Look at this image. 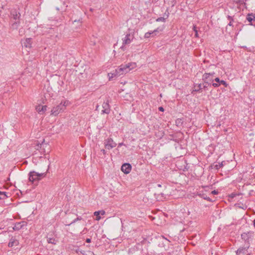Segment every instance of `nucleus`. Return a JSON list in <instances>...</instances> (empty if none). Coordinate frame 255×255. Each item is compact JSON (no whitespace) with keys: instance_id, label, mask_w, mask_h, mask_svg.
<instances>
[{"instance_id":"8","label":"nucleus","mask_w":255,"mask_h":255,"mask_svg":"<svg viewBox=\"0 0 255 255\" xmlns=\"http://www.w3.org/2000/svg\"><path fill=\"white\" fill-rule=\"evenodd\" d=\"M215 74L214 72L213 73H205L203 75V80L204 81L207 82V80H211V84L213 83L214 80L213 79V75Z\"/></svg>"},{"instance_id":"27","label":"nucleus","mask_w":255,"mask_h":255,"mask_svg":"<svg viewBox=\"0 0 255 255\" xmlns=\"http://www.w3.org/2000/svg\"><path fill=\"white\" fill-rule=\"evenodd\" d=\"M193 30L194 31L195 33V37H198L199 36H198V31H197L195 26H193Z\"/></svg>"},{"instance_id":"17","label":"nucleus","mask_w":255,"mask_h":255,"mask_svg":"<svg viewBox=\"0 0 255 255\" xmlns=\"http://www.w3.org/2000/svg\"><path fill=\"white\" fill-rule=\"evenodd\" d=\"M247 19L250 22L255 20V14L249 13L247 16Z\"/></svg>"},{"instance_id":"36","label":"nucleus","mask_w":255,"mask_h":255,"mask_svg":"<svg viewBox=\"0 0 255 255\" xmlns=\"http://www.w3.org/2000/svg\"><path fill=\"white\" fill-rule=\"evenodd\" d=\"M101 151L104 154H106V151L105 149H102L101 150Z\"/></svg>"},{"instance_id":"11","label":"nucleus","mask_w":255,"mask_h":255,"mask_svg":"<svg viewBox=\"0 0 255 255\" xmlns=\"http://www.w3.org/2000/svg\"><path fill=\"white\" fill-rule=\"evenodd\" d=\"M40 147L41 152H43L44 154L49 153L50 149V146L49 144L42 142L41 144H40Z\"/></svg>"},{"instance_id":"7","label":"nucleus","mask_w":255,"mask_h":255,"mask_svg":"<svg viewBox=\"0 0 255 255\" xmlns=\"http://www.w3.org/2000/svg\"><path fill=\"white\" fill-rule=\"evenodd\" d=\"M102 107L103 110L101 112L102 114H109L110 112V106L109 105V100L106 102H104L102 104Z\"/></svg>"},{"instance_id":"37","label":"nucleus","mask_w":255,"mask_h":255,"mask_svg":"<svg viewBox=\"0 0 255 255\" xmlns=\"http://www.w3.org/2000/svg\"><path fill=\"white\" fill-rule=\"evenodd\" d=\"M86 242L88 243H89L91 242V239L88 238L86 239Z\"/></svg>"},{"instance_id":"47","label":"nucleus","mask_w":255,"mask_h":255,"mask_svg":"<svg viewBox=\"0 0 255 255\" xmlns=\"http://www.w3.org/2000/svg\"><path fill=\"white\" fill-rule=\"evenodd\" d=\"M0 194H1V192H0Z\"/></svg>"},{"instance_id":"44","label":"nucleus","mask_w":255,"mask_h":255,"mask_svg":"<svg viewBox=\"0 0 255 255\" xmlns=\"http://www.w3.org/2000/svg\"><path fill=\"white\" fill-rule=\"evenodd\" d=\"M158 186L159 187H160V186H161V185H160V184H158Z\"/></svg>"},{"instance_id":"39","label":"nucleus","mask_w":255,"mask_h":255,"mask_svg":"<svg viewBox=\"0 0 255 255\" xmlns=\"http://www.w3.org/2000/svg\"><path fill=\"white\" fill-rule=\"evenodd\" d=\"M124 145V143L123 142L119 143V146H121Z\"/></svg>"},{"instance_id":"1","label":"nucleus","mask_w":255,"mask_h":255,"mask_svg":"<svg viewBox=\"0 0 255 255\" xmlns=\"http://www.w3.org/2000/svg\"><path fill=\"white\" fill-rule=\"evenodd\" d=\"M136 67L135 63H128L126 64H122L116 69L112 73L111 76L109 74V79L114 77H119L129 72L131 70Z\"/></svg>"},{"instance_id":"16","label":"nucleus","mask_w":255,"mask_h":255,"mask_svg":"<svg viewBox=\"0 0 255 255\" xmlns=\"http://www.w3.org/2000/svg\"><path fill=\"white\" fill-rule=\"evenodd\" d=\"M249 248V247H242L239 248L237 251L236 254L237 255H244V254L246 253V252H247V250Z\"/></svg>"},{"instance_id":"13","label":"nucleus","mask_w":255,"mask_h":255,"mask_svg":"<svg viewBox=\"0 0 255 255\" xmlns=\"http://www.w3.org/2000/svg\"><path fill=\"white\" fill-rule=\"evenodd\" d=\"M19 244V242L18 240H17L16 239H15V238H13V237H12L9 243H8V247H13L14 246H16L18 245Z\"/></svg>"},{"instance_id":"30","label":"nucleus","mask_w":255,"mask_h":255,"mask_svg":"<svg viewBox=\"0 0 255 255\" xmlns=\"http://www.w3.org/2000/svg\"><path fill=\"white\" fill-rule=\"evenodd\" d=\"M163 28L158 27L157 28L155 29V31H157V32H158L159 31H162L163 30Z\"/></svg>"},{"instance_id":"38","label":"nucleus","mask_w":255,"mask_h":255,"mask_svg":"<svg viewBox=\"0 0 255 255\" xmlns=\"http://www.w3.org/2000/svg\"><path fill=\"white\" fill-rule=\"evenodd\" d=\"M246 236V234L245 233H244L243 234H242L241 236H242V238L243 239H245V237Z\"/></svg>"},{"instance_id":"24","label":"nucleus","mask_w":255,"mask_h":255,"mask_svg":"<svg viewBox=\"0 0 255 255\" xmlns=\"http://www.w3.org/2000/svg\"><path fill=\"white\" fill-rule=\"evenodd\" d=\"M227 17L228 19L230 20V22L228 24V26H233V21H234L233 17L230 15H228Z\"/></svg>"},{"instance_id":"31","label":"nucleus","mask_w":255,"mask_h":255,"mask_svg":"<svg viewBox=\"0 0 255 255\" xmlns=\"http://www.w3.org/2000/svg\"><path fill=\"white\" fill-rule=\"evenodd\" d=\"M151 34H152V36L153 37L154 35H156L157 31H155V30L153 31H151Z\"/></svg>"},{"instance_id":"34","label":"nucleus","mask_w":255,"mask_h":255,"mask_svg":"<svg viewBox=\"0 0 255 255\" xmlns=\"http://www.w3.org/2000/svg\"><path fill=\"white\" fill-rule=\"evenodd\" d=\"M158 110H159V111H160L161 112H163L164 111V109L162 107H159Z\"/></svg>"},{"instance_id":"35","label":"nucleus","mask_w":255,"mask_h":255,"mask_svg":"<svg viewBox=\"0 0 255 255\" xmlns=\"http://www.w3.org/2000/svg\"><path fill=\"white\" fill-rule=\"evenodd\" d=\"M99 212H100V214H101L102 215H104L105 213V212L104 210L99 211Z\"/></svg>"},{"instance_id":"32","label":"nucleus","mask_w":255,"mask_h":255,"mask_svg":"<svg viewBox=\"0 0 255 255\" xmlns=\"http://www.w3.org/2000/svg\"><path fill=\"white\" fill-rule=\"evenodd\" d=\"M218 193V192L216 190H214L211 192V194L213 195H216Z\"/></svg>"},{"instance_id":"10","label":"nucleus","mask_w":255,"mask_h":255,"mask_svg":"<svg viewBox=\"0 0 255 255\" xmlns=\"http://www.w3.org/2000/svg\"><path fill=\"white\" fill-rule=\"evenodd\" d=\"M214 81H215L217 82V83H213L212 86L215 88L219 87L221 84L223 85L225 87H227L228 85L226 81L224 80H221L219 78H216Z\"/></svg>"},{"instance_id":"26","label":"nucleus","mask_w":255,"mask_h":255,"mask_svg":"<svg viewBox=\"0 0 255 255\" xmlns=\"http://www.w3.org/2000/svg\"><path fill=\"white\" fill-rule=\"evenodd\" d=\"M151 34H151V31H149V32H146L145 33V34H144V37L146 38H148L150 37Z\"/></svg>"},{"instance_id":"21","label":"nucleus","mask_w":255,"mask_h":255,"mask_svg":"<svg viewBox=\"0 0 255 255\" xmlns=\"http://www.w3.org/2000/svg\"><path fill=\"white\" fill-rule=\"evenodd\" d=\"M24 41L25 42L23 43L24 46L26 47L31 46V42L32 41L31 38H27Z\"/></svg>"},{"instance_id":"4","label":"nucleus","mask_w":255,"mask_h":255,"mask_svg":"<svg viewBox=\"0 0 255 255\" xmlns=\"http://www.w3.org/2000/svg\"><path fill=\"white\" fill-rule=\"evenodd\" d=\"M46 238L47 239V242L49 244L56 245L58 241L57 239V235L54 231L48 233L47 234Z\"/></svg>"},{"instance_id":"28","label":"nucleus","mask_w":255,"mask_h":255,"mask_svg":"<svg viewBox=\"0 0 255 255\" xmlns=\"http://www.w3.org/2000/svg\"><path fill=\"white\" fill-rule=\"evenodd\" d=\"M236 3L237 4H246V3L244 2V0H237L236 1Z\"/></svg>"},{"instance_id":"5","label":"nucleus","mask_w":255,"mask_h":255,"mask_svg":"<svg viewBox=\"0 0 255 255\" xmlns=\"http://www.w3.org/2000/svg\"><path fill=\"white\" fill-rule=\"evenodd\" d=\"M104 144L105 148L109 150L116 147L117 145V143L111 137H109L105 140Z\"/></svg>"},{"instance_id":"20","label":"nucleus","mask_w":255,"mask_h":255,"mask_svg":"<svg viewBox=\"0 0 255 255\" xmlns=\"http://www.w3.org/2000/svg\"><path fill=\"white\" fill-rule=\"evenodd\" d=\"M207 81H208L207 82L204 81V83L202 84V88H203V89H204V90L207 89L208 86L209 85H211V80H207Z\"/></svg>"},{"instance_id":"45","label":"nucleus","mask_w":255,"mask_h":255,"mask_svg":"<svg viewBox=\"0 0 255 255\" xmlns=\"http://www.w3.org/2000/svg\"><path fill=\"white\" fill-rule=\"evenodd\" d=\"M2 195H4V196H5V194H2Z\"/></svg>"},{"instance_id":"25","label":"nucleus","mask_w":255,"mask_h":255,"mask_svg":"<svg viewBox=\"0 0 255 255\" xmlns=\"http://www.w3.org/2000/svg\"><path fill=\"white\" fill-rule=\"evenodd\" d=\"M94 215L96 216V220L99 221L101 219V217L99 216L100 212L96 211L94 213Z\"/></svg>"},{"instance_id":"23","label":"nucleus","mask_w":255,"mask_h":255,"mask_svg":"<svg viewBox=\"0 0 255 255\" xmlns=\"http://www.w3.org/2000/svg\"><path fill=\"white\" fill-rule=\"evenodd\" d=\"M20 24L19 20H16L12 24V26L13 28L17 29Z\"/></svg>"},{"instance_id":"9","label":"nucleus","mask_w":255,"mask_h":255,"mask_svg":"<svg viewBox=\"0 0 255 255\" xmlns=\"http://www.w3.org/2000/svg\"><path fill=\"white\" fill-rule=\"evenodd\" d=\"M131 170V166L129 163H126L122 165L121 170L126 174L129 173Z\"/></svg>"},{"instance_id":"33","label":"nucleus","mask_w":255,"mask_h":255,"mask_svg":"<svg viewBox=\"0 0 255 255\" xmlns=\"http://www.w3.org/2000/svg\"><path fill=\"white\" fill-rule=\"evenodd\" d=\"M204 199L206 200H207V201H211L210 198L209 197H207V196L206 197H204Z\"/></svg>"},{"instance_id":"43","label":"nucleus","mask_w":255,"mask_h":255,"mask_svg":"<svg viewBox=\"0 0 255 255\" xmlns=\"http://www.w3.org/2000/svg\"><path fill=\"white\" fill-rule=\"evenodd\" d=\"M221 166H222V164L219 165V167H221Z\"/></svg>"},{"instance_id":"6","label":"nucleus","mask_w":255,"mask_h":255,"mask_svg":"<svg viewBox=\"0 0 255 255\" xmlns=\"http://www.w3.org/2000/svg\"><path fill=\"white\" fill-rule=\"evenodd\" d=\"M133 34L131 33L127 34L125 37L123 38V46L121 47V48H123L124 45L130 44L133 40Z\"/></svg>"},{"instance_id":"19","label":"nucleus","mask_w":255,"mask_h":255,"mask_svg":"<svg viewBox=\"0 0 255 255\" xmlns=\"http://www.w3.org/2000/svg\"><path fill=\"white\" fill-rule=\"evenodd\" d=\"M194 87H195V91L196 92H201L202 91V85L201 84H196L195 86H194Z\"/></svg>"},{"instance_id":"29","label":"nucleus","mask_w":255,"mask_h":255,"mask_svg":"<svg viewBox=\"0 0 255 255\" xmlns=\"http://www.w3.org/2000/svg\"><path fill=\"white\" fill-rule=\"evenodd\" d=\"M82 219V218L81 217H77L76 219H74L71 223V224H69V225L73 224V223H75L76 222H77V221H79V220H81Z\"/></svg>"},{"instance_id":"40","label":"nucleus","mask_w":255,"mask_h":255,"mask_svg":"<svg viewBox=\"0 0 255 255\" xmlns=\"http://www.w3.org/2000/svg\"><path fill=\"white\" fill-rule=\"evenodd\" d=\"M254 225L255 227V219L254 220Z\"/></svg>"},{"instance_id":"15","label":"nucleus","mask_w":255,"mask_h":255,"mask_svg":"<svg viewBox=\"0 0 255 255\" xmlns=\"http://www.w3.org/2000/svg\"><path fill=\"white\" fill-rule=\"evenodd\" d=\"M10 14L13 19L15 20H19L20 14L19 12H17L15 10H12L10 12Z\"/></svg>"},{"instance_id":"46","label":"nucleus","mask_w":255,"mask_h":255,"mask_svg":"<svg viewBox=\"0 0 255 255\" xmlns=\"http://www.w3.org/2000/svg\"><path fill=\"white\" fill-rule=\"evenodd\" d=\"M247 255H250V254H247Z\"/></svg>"},{"instance_id":"41","label":"nucleus","mask_w":255,"mask_h":255,"mask_svg":"<svg viewBox=\"0 0 255 255\" xmlns=\"http://www.w3.org/2000/svg\"><path fill=\"white\" fill-rule=\"evenodd\" d=\"M90 10L91 11H93V8H90Z\"/></svg>"},{"instance_id":"42","label":"nucleus","mask_w":255,"mask_h":255,"mask_svg":"<svg viewBox=\"0 0 255 255\" xmlns=\"http://www.w3.org/2000/svg\"><path fill=\"white\" fill-rule=\"evenodd\" d=\"M98 107H99V106H98V105H97V107H96V110H97V109L98 108Z\"/></svg>"},{"instance_id":"2","label":"nucleus","mask_w":255,"mask_h":255,"mask_svg":"<svg viewBox=\"0 0 255 255\" xmlns=\"http://www.w3.org/2000/svg\"><path fill=\"white\" fill-rule=\"evenodd\" d=\"M69 102L68 101H62L60 104L56 107H53L51 111V115L53 116H57L60 113L64 111L66 107L68 105Z\"/></svg>"},{"instance_id":"18","label":"nucleus","mask_w":255,"mask_h":255,"mask_svg":"<svg viewBox=\"0 0 255 255\" xmlns=\"http://www.w3.org/2000/svg\"><path fill=\"white\" fill-rule=\"evenodd\" d=\"M168 16H169L168 13L167 14H165L164 17H158L156 19V21L157 22H160V21L165 22V20L168 17Z\"/></svg>"},{"instance_id":"3","label":"nucleus","mask_w":255,"mask_h":255,"mask_svg":"<svg viewBox=\"0 0 255 255\" xmlns=\"http://www.w3.org/2000/svg\"><path fill=\"white\" fill-rule=\"evenodd\" d=\"M46 173H39L35 171H30L29 173V180L32 182L39 181L45 177Z\"/></svg>"},{"instance_id":"22","label":"nucleus","mask_w":255,"mask_h":255,"mask_svg":"<svg viewBox=\"0 0 255 255\" xmlns=\"http://www.w3.org/2000/svg\"><path fill=\"white\" fill-rule=\"evenodd\" d=\"M80 253L83 255H95L94 253L90 251H81Z\"/></svg>"},{"instance_id":"48","label":"nucleus","mask_w":255,"mask_h":255,"mask_svg":"<svg viewBox=\"0 0 255 255\" xmlns=\"http://www.w3.org/2000/svg\"><path fill=\"white\" fill-rule=\"evenodd\" d=\"M245 0L246 1L247 0Z\"/></svg>"},{"instance_id":"14","label":"nucleus","mask_w":255,"mask_h":255,"mask_svg":"<svg viewBox=\"0 0 255 255\" xmlns=\"http://www.w3.org/2000/svg\"><path fill=\"white\" fill-rule=\"evenodd\" d=\"M36 111L39 114H42L45 112L47 110L46 106L38 105L36 107Z\"/></svg>"},{"instance_id":"12","label":"nucleus","mask_w":255,"mask_h":255,"mask_svg":"<svg viewBox=\"0 0 255 255\" xmlns=\"http://www.w3.org/2000/svg\"><path fill=\"white\" fill-rule=\"evenodd\" d=\"M27 225V223L24 221H21L19 222H17L15 224L14 227H13V229L14 231H18L22 229L24 226H26Z\"/></svg>"}]
</instances>
